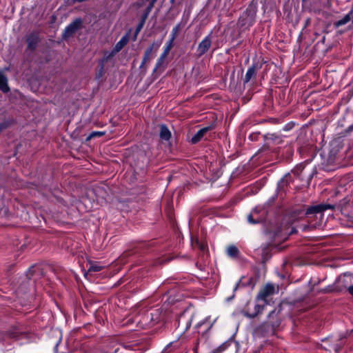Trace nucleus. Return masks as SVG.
<instances>
[{
    "mask_svg": "<svg viewBox=\"0 0 353 353\" xmlns=\"http://www.w3.org/2000/svg\"><path fill=\"white\" fill-rule=\"evenodd\" d=\"M280 312L279 309H274L268 314L266 321L263 325L266 332L273 334L275 330L280 326Z\"/></svg>",
    "mask_w": 353,
    "mask_h": 353,
    "instance_id": "f257e3e1",
    "label": "nucleus"
},
{
    "mask_svg": "<svg viewBox=\"0 0 353 353\" xmlns=\"http://www.w3.org/2000/svg\"><path fill=\"white\" fill-rule=\"evenodd\" d=\"M279 288L274 286L272 283H267L258 293L256 296L257 301H262L267 303V298L278 292Z\"/></svg>",
    "mask_w": 353,
    "mask_h": 353,
    "instance_id": "f03ea898",
    "label": "nucleus"
},
{
    "mask_svg": "<svg viewBox=\"0 0 353 353\" xmlns=\"http://www.w3.org/2000/svg\"><path fill=\"white\" fill-rule=\"evenodd\" d=\"M264 309V305L248 302L244 309L243 315L249 318H254Z\"/></svg>",
    "mask_w": 353,
    "mask_h": 353,
    "instance_id": "7ed1b4c3",
    "label": "nucleus"
},
{
    "mask_svg": "<svg viewBox=\"0 0 353 353\" xmlns=\"http://www.w3.org/2000/svg\"><path fill=\"white\" fill-rule=\"evenodd\" d=\"M82 20L80 18L76 19L65 27L63 32V39H67L74 34L81 26Z\"/></svg>",
    "mask_w": 353,
    "mask_h": 353,
    "instance_id": "20e7f679",
    "label": "nucleus"
},
{
    "mask_svg": "<svg viewBox=\"0 0 353 353\" xmlns=\"http://www.w3.org/2000/svg\"><path fill=\"white\" fill-rule=\"evenodd\" d=\"M161 45V41H154L145 51L142 62L141 64V67H143L146 63L150 61L151 58L152 57V52H156L160 46Z\"/></svg>",
    "mask_w": 353,
    "mask_h": 353,
    "instance_id": "39448f33",
    "label": "nucleus"
},
{
    "mask_svg": "<svg viewBox=\"0 0 353 353\" xmlns=\"http://www.w3.org/2000/svg\"><path fill=\"white\" fill-rule=\"evenodd\" d=\"M265 215V211L261 208H256L248 215V220L250 223H258L264 219Z\"/></svg>",
    "mask_w": 353,
    "mask_h": 353,
    "instance_id": "423d86ee",
    "label": "nucleus"
},
{
    "mask_svg": "<svg viewBox=\"0 0 353 353\" xmlns=\"http://www.w3.org/2000/svg\"><path fill=\"white\" fill-rule=\"evenodd\" d=\"M27 43V50L34 51L40 41L39 33L37 31H34L28 34L26 37Z\"/></svg>",
    "mask_w": 353,
    "mask_h": 353,
    "instance_id": "0eeeda50",
    "label": "nucleus"
},
{
    "mask_svg": "<svg viewBox=\"0 0 353 353\" xmlns=\"http://www.w3.org/2000/svg\"><path fill=\"white\" fill-rule=\"evenodd\" d=\"M333 205L329 204H319L314 206L309 207L306 211V215L310 216V215L320 214L322 217V212L327 209H333Z\"/></svg>",
    "mask_w": 353,
    "mask_h": 353,
    "instance_id": "6e6552de",
    "label": "nucleus"
},
{
    "mask_svg": "<svg viewBox=\"0 0 353 353\" xmlns=\"http://www.w3.org/2000/svg\"><path fill=\"white\" fill-rule=\"evenodd\" d=\"M212 45L211 34L206 36L199 43L197 48V52L199 56L203 55L210 48Z\"/></svg>",
    "mask_w": 353,
    "mask_h": 353,
    "instance_id": "1a4fd4ad",
    "label": "nucleus"
},
{
    "mask_svg": "<svg viewBox=\"0 0 353 353\" xmlns=\"http://www.w3.org/2000/svg\"><path fill=\"white\" fill-rule=\"evenodd\" d=\"M352 275L348 273L339 276L336 281L339 290H342V289L346 288L348 290V287L352 285Z\"/></svg>",
    "mask_w": 353,
    "mask_h": 353,
    "instance_id": "9d476101",
    "label": "nucleus"
},
{
    "mask_svg": "<svg viewBox=\"0 0 353 353\" xmlns=\"http://www.w3.org/2000/svg\"><path fill=\"white\" fill-rule=\"evenodd\" d=\"M261 68L258 64H252L247 70L243 79V83H248L256 75V72Z\"/></svg>",
    "mask_w": 353,
    "mask_h": 353,
    "instance_id": "9b49d317",
    "label": "nucleus"
},
{
    "mask_svg": "<svg viewBox=\"0 0 353 353\" xmlns=\"http://www.w3.org/2000/svg\"><path fill=\"white\" fill-rule=\"evenodd\" d=\"M146 320L150 319L149 323L150 325H154L159 322L161 319V312L159 309L152 310L150 312H148L144 316Z\"/></svg>",
    "mask_w": 353,
    "mask_h": 353,
    "instance_id": "f8f14e48",
    "label": "nucleus"
},
{
    "mask_svg": "<svg viewBox=\"0 0 353 353\" xmlns=\"http://www.w3.org/2000/svg\"><path fill=\"white\" fill-rule=\"evenodd\" d=\"M196 317V314H192L188 319L186 318V316L184 314H183L179 318V325L184 327L185 330H188L190 327L192 321L195 319Z\"/></svg>",
    "mask_w": 353,
    "mask_h": 353,
    "instance_id": "ddd939ff",
    "label": "nucleus"
},
{
    "mask_svg": "<svg viewBox=\"0 0 353 353\" xmlns=\"http://www.w3.org/2000/svg\"><path fill=\"white\" fill-rule=\"evenodd\" d=\"M166 57L164 54H161L159 58L158 59L156 65L153 70V72H162L165 69L164 62Z\"/></svg>",
    "mask_w": 353,
    "mask_h": 353,
    "instance_id": "4468645a",
    "label": "nucleus"
},
{
    "mask_svg": "<svg viewBox=\"0 0 353 353\" xmlns=\"http://www.w3.org/2000/svg\"><path fill=\"white\" fill-rule=\"evenodd\" d=\"M0 90L4 93H7L10 91L8 85V79L2 71H0Z\"/></svg>",
    "mask_w": 353,
    "mask_h": 353,
    "instance_id": "2eb2a0df",
    "label": "nucleus"
},
{
    "mask_svg": "<svg viewBox=\"0 0 353 353\" xmlns=\"http://www.w3.org/2000/svg\"><path fill=\"white\" fill-rule=\"evenodd\" d=\"M160 138L164 141H168L171 138V132L168 127L164 125H160Z\"/></svg>",
    "mask_w": 353,
    "mask_h": 353,
    "instance_id": "dca6fc26",
    "label": "nucleus"
},
{
    "mask_svg": "<svg viewBox=\"0 0 353 353\" xmlns=\"http://www.w3.org/2000/svg\"><path fill=\"white\" fill-rule=\"evenodd\" d=\"M210 130V127H205L200 129L192 137L191 142L192 143H196L199 142L203 135Z\"/></svg>",
    "mask_w": 353,
    "mask_h": 353,
    "instance_id": "f3484780",
    "label": "nucleus"
},
{
    "mask_svg": "<svg viewBox=\"0 0 353 353\" xmlns=\"http://www.w3.org/2000/svg\"><path fill=\"white\" fill-rule=\"evenodd\" d=\"M352 19L351 18V12L345 14L341 19H339L334 23V26L336 28L341 27L347 24Z\"/></svg>",
    "mask_w": 353,
    "mask_h": 353,
    "instance_id": "a211bd4d",
    "label": "nucleus"
},
{
    "mask_svg": "<svg viewBox=\"0 0 353 353\" xmlns=\"http://www.w3.org/2000/svg\"><path fill=\"white\" fill-rule=\"evenodd\" d=\"M226 253L230 257L235 258L239 256V250L236 246L231 245L228 247Z\"/></svg>",
    "mask_w": 353,
    "mask_h": 353,
    "instance_id": "6ab92c4d",
    "label": "nucleus"
},
{
    "mask_svg": "<svg viewBox=\"0 0 353 353\" xmlns=\"http://www.w3.org/2000/svg\"><path fill=\"white\" fill-rule=\"evenodd\" d=\"M128 36L125 35L123 36L119 41L117 42V43L115 46L114 50L116 52L120 51L128 42Z\"/></svg>",
    "mask_w": 353,
    "mask_h": 353,
    "instance_id": "aec40b11",
    "label": "nucleus"
},
{
    "mask_svg": "<svg viewBox=\"0 0 353 353\" xmlns=\"http://www.w3.org/2000/svg\"><path fill=\"white\" fill-rule=\"evenodd\" d=\"M147 18H148V17L143 14L140 22L139 23L138 26L136 28L134 40H136L137 37L139 34V33L140 32V31L141 30V29L143 28Z\"/></svg>",
    "mask_w": 353,
    "mask_h": 353,
    "instance_id": "412c9836",
    "label": "nucleus"
},
{
    "mask_svg": "<svg viewBox=\"0 0 353 353\" xmlns=\"http://www.w3.org/2000/svg\"><path fill=\"white\" fill-rule=\"evenodd\" d=\"M202 325H205V330H208L210 328L211 325L210 323L208 322V319H203L199 321H198L195 325L196 329H199Z\"/></svg>",
    "mask_w": 353,
    "mask_h": 353,
    "instance_id": "4be33fe9",
    "label": "nucleus"
},
{
    "mask_svg": "<svg viewBox=\"0 0 353 353\" xmlns=\"http://www.w3.org/2000/svg\"><path fill=\"white\" fill-rule=\"evenodd\" d=\"M103 267L98 263H90V267L88 268V272H99L102 270Z\"/></svg>",
    "mask_w": 353,
    "mask_h": 353,
    "instance_id": "5701e85b",
    "label": "nucleus"
},
{
    "mask_svg": "<svg viewBox=\"0 0 353 353\" xmlns=\"http://www.w3.org/2000/svg\"><path fill=\"white\" fill-rule=\"evenodd\" d=\"M179 28H180V25L179 24L176 25L175 27L173 28V29L172 30V32H171V34H170V39L168 41H172V42L174 43V39L176 38L177 32L179 30Z\"/></svg>",
    "mask_w": 353,
    "mask_h": 353,
    "instance_id": "b1692460",
    "label": "nucleus"
},
{
    "mask_svg": "<svg viewBox=\"0 0 353 353\" xmlns=\"http://www.w3.org/2000/svg\"><path fill=\"white\" fill-rule=\"evenodd\" d=\"M173 47V42L168 41L165 45V49L161 54L167 57L170 50Z\"/></svg>",
    "mask_w": 353,
    "mask_h": 353,
    "instance_id": "393cba45",
    "label": "nucleus"
},
{
    "mask_svg": "<svg viewBox=\"0 0 353 353\" xmlns=\"http://www.w3.org/2000/svg\"><path fill=\"white\" fill-rule=\"evenodd\" d=\"M105 132L100 131H94L88 137L87 139L89 140L95 137H101L104 135Z\"/></svg>",
    "mask_w": 353,
    "mask_h": 353,
    "instance_id": "a878e982",
    "label": "nucleus"
},
{
    "mask_svg": "<svg viewBox=\"0 0 353 353\" xmlns=\"http://www.w3.org/2000/svg\"><path fill=\"white\" fill-rule=\"evenodd\" d=\"M155 3H153L152 1H150L149 5L148 6L143 15H145L146 17H148L149 14L150 13L151 10H152L154 5Z\"/></svg>",
    "mask_w": 353,
    "mask_h": 353,
    "instance_id": "bb28decb",
    "label": "nucleus"
},
{
    "mask_svg": "<svg viewBox=\"0 0 353 353\" xmlns=\"http://www.w3.org/2000/svg\"><path fill=\"white\" fill-rule=\"evenodd\" d=\"M227 345L225 344H223L219 347H218L216 350H215L213 353H219L221 351H223L225 350Z\"/></svg>",
    "mask_w": 353,
    "mask_h": 353,
    "instance_id": "cd10ccee",
    "label": "nucleus"
},
{
    "mask_svg": "<svg viewBox=\"0 0 353 353\" xmlns=\"http://www.w3.org/2000/svg\"><path fill=\"white\" fill-rule=\"evenodd\" d=\"M8 124L6 123H0V132L4 129L7 128Z\"/></svg>",
    "mask_w": 353,
    "mask_h": 353,
    "instance_id": "c85d7f7f",
    "label": "nucleus"
},
{
    "mask_svg": "<svg viewBox=\"0 0 353 353\" xmlns=\"http://www.w3.org/2000/svg\"><path fill=\"white\" fill-rule=\"evenodd\" d=\"M348 292L353 296V285L348 287Z\"/></svg>",
    "mask_w": 353,
    "mask_h": 353,
    "instance_id": "c756f323",
    "label": "nucleus"
},
{
    "mask_svg": "<svg viewBox=\"0 0 353 353\" xmlns=\"http://www.w3.org/2000/svg\"><path fill=\"white\" fill-rule=\"evenodd\" d=\"M61 336H59V339H58V341L56 343V345H55V350H57V347H58V345L59 344V343L61 342Z\"/></svg>",
    "mask_w": 353,
    "mask_h": 353,
    "instance_id": "7c9ffc66",
    "label": "nucleus"
},
{
    "mask_svg": "<svg viewBox=\"0 0 353 353\" xmlns=\"http://www.w3.org/2000/svg\"><path fill=\"white\" fill-rule=\"evenodd\" d=\"M248 20H249L248 25H251L253 23V14H252L250 16V17H249Z\"/></svg>",
    "mask_w": 353,
    "mask_h": 353,
    "instance_id": "2f4dec72",
    "label": "nucleus"
},
{
    "mask_svg": "<svg viewBox=\"0 0 353 353\" xmlns=\"http://www.w3.org/2000/svg\"><path fill=\"white\" fill-rule=\"evenodd\" d=\"M175 0H170L171 3H174Z\"/></svg>",
    "mask_w": 353,
    "mask_h": 353,
    "instance_id": "473e14b6",
    "label": "nucleus"
}]
</instances>
